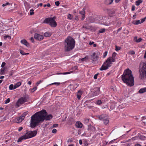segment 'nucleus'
Segmentation results:
<instances>
[{"label":"nucleus","mask_w":146,"mask_h":146,"mask_svg":"<svg viewBox=\"0 0 146 146\" xmlns=\"http://www.w3.org/2000/svg\"><path fill=\"white\" fill-rule=\"evenodd\" d=\"M4 37H5V38H9V37L11 38V36L8 35L5 36Z\"/></svg>","instance_id":"obj_60"},{"label":"nucleus","mask_w":146,"mask_h":146,"mask_svg":"<svg viewBox=\"0 0 146 146\" xmlns=\"http://www.w3.org/2000/svg\"><path fill=\"white\" fill-rule=\"evenodd\" d=\"M9 4V3L8 2H7L5 4H3L2 5V6L5 7Z\"/></svg>","instance_id":"obj_49"},{"label":"nucleus","mask_w":146,"mask_h":146,"mask_svg":"<svg viewBox=\"0 0 146 146\" xmlns=\"http://www.w3.org/2000/svg\"><path fill=\"white\" fill-rule=\"evenodd\" d=\"M90 129L93 131H94L96 130L95 127L93 126H91L90 127Z\"/></svg>","instance_id":"obj_33"},{"label":"nucleus","mask_w":146,"mask_h":146,"mask_svg":"<svg viewBox=\"0 0 146 146\" xmlns=\"http://www.w3.org/2000/svg\"><path fill=\"white\" fill-rule=\"evenodd\" d=\"M116 10L114 9H111L108 10V12L109 15L110 17H113L115 15Z\"/></svg>","instance_id":"obj_12"},{"label":"nucleus","mask_w":146,"mask_h":146,"mask_svg":"<svg viewBox=\"0 0 146 146\" xmlns=\"http://www.w3.org/2000/svg\"><path fill=\"white\" fill-rule=\"evenodd\" d=\"M67 18L68 19L71 20L73 18V16L70 14H69L67 16Z\"/></svg>","instance_id":"obj_30"},{"label":"nucleus","mask_w":146,"mask_h":146,"mask_svg":"<svg viewBox=\"0 0 146 146\" xmlns=\"http://www.w3.org/2000/svg\"><path fill=\"white\" fill-rule=\"evenodd\" d=\"M79 143L80 145H82V141L81 139L79 140Z\"/></svg>","instance_id":"obj_58"},{"label":"nucleus","mask_w":146,"mask_h":146,"mask_svg":"<svg viewBox=\"0 0 146 146\" xmlns=\"http://www.w3.org/2000/svg\"><path fill=\"white\" fill-rule=\"evenodd\" d=\"M60 84V82H54L50 84V85H53L55 84L57 86H58Z\"/></svg>","instance_id":"obj_36"},{"label":"nucleus","mask_w":146,"mask_h":146,"mask_svg":"<svg viewBox=\"0 0 146 146\" xmlns=\"http://www.w3.org/2000/svg\"><path fill=\"white\" fill-rule=\"evenodd\" d=\"M103 121L104 123L106 125L108 124L109 123V120L108 118L107 117Z\"/></svg>","instance_id":"obj_24"},{"label":"nucleus","mask_w":146,"mask_h":146,"mask_svg":"<svg viewBox=\"0 0 146 146\" xmlns=\"http://www.w3.org/2000/svg\"><path fill=\"white\" fill-rule=\"evenodd\" d=\"M70 73V72H64L63 73H62V74H69Z\"/></svg>","instance_id":"obj_56"},{"label":"nucleus","mask_w":146,"mask_h":146,"mask_svg":"<svg viewBox=\"0 0 146 146\" xmlns=\"http://www.w3.org/2000/svg\"><path fill=\"white\" fill-rule=\"evenodd\" d=\"M57 132V130L56 129H53L52 131V133H56Z\"/></svg>","instance_id":"obj_44"},{"label":"nucleus","mask_w":146,"mask_h":146,"mask_svg":"<svg viewBox=\"0 0 146 146\" xmlns=\"http://www.w3.org/2000/svg\"><path fill=\"white\" fill-rule=\"evenodd\" d=\"M121 79L128 86L131 87L134 85V78L132 74L131 70L129 69L125 70L122 75Z\"/></svg>","instance_id":"obj_2"},{"label":"nucleus","mask_w":146,"mask_h":146,"mask_svg":"<svg viewBox=\"0 0 146 146\" xmlns=\"http://www.w3.org/2000/svg\"><path fill=\"white\" fill-rule=\"evenodd\" d=\"M20 52L21 54L23 55H26L25 53L24 52V51L22 50H20Z\"/></svg>","instance_id":"obj_45"},{"label":"nucleus","mask_w":146,"mask_h":146,"mask_svg":"<svg viewBox=\"0 0 146 146\" xmlns=\"http://www.w3.org/2000/svg\"><path fill=\"white\" fill-rule=\"evenodd\" d=\"M52 117V115L49 114L47 115V113L44 110L36 112L31 117L30 125L31 127L34 128L39 123L43 122L44 120H50Z\"/></svg>","instance_id":"obj_1"},{"label":"nucleus","mask_w":146,"mask_h":146,"mask_svg":"<svg viewBox=\"0 0 146 146\" xmlns=\"http://www.w3.org/2000/svg\"><path fill=\"white\" fill-rule=\"evenodd\" d=\"M146 19V17H145L144 18L142 19L141 20V23H143L145 21Z\"/></svg>","instance_id":"obj_38"},{"label":"nucleus","mask_w":146,"mask_h":146,"mask_svg":"<svg viewBox=\"0 0 146 146\" xmlns=\"http://www.w3.org/2000/svg\"><path fill=\"white\" fill-rule=\"evenodd\" d=\"M58 126V124H54L52 126V128L57 127Z\"/></svg>","instance_id":"obj_48"},{"label":"nucleus","mask_w":146,"mask_h":146,"mask_svg":"<svg viewBox=\"0 0 146 146\" xmlns=\"http://www.w3.org/2000/svg\"><path fill=\"white\" fill-rule=\"evenodd\" d=\"M29 100V97L28 95L25 96L23 97L20 98L18 100L16 103V107L17 108L19 107L21 104L27 102Z\"/></svg>","instance_id":"obj_7"},{"label":"nucleus","mask_w":146,"mask_h":146,"mask_svg":"<svg viewBox=\"0 0 146 146\" xmlns=\"http://www.w3.org/2000/svg\"><path fill=\"white\" fill-rule=\"evenodd\" d=\"M121 22H118L117 24V25L118 26H119L121 25Z\"/></svg>","instance_id":"obj_51"},{"label":"nucleus","mask_w":146,"mask_h":146,"mask_svg":"<svg viewBox=\"0 0 146 146\" xmlns=\"http://www.w3.org/2000/svg\"><path fill=\"white\" fill-rule=\"evenodd\" d=\"M75 19L76 20L78 21L79 20L78 17V16H76L75 18Z\"/></svg>","instance_id":"obj_57"},{"label":"nucleus","mask_w":146,"mask_h":146,"mask_svg":"<svg viewBox=\"0 0 146 146\" xmlns=\"http://www.w3.org/2000/svg\"><path fill=\"white\" fill-rule=\"evenodd\" d=\"M17 120L18 123H20L23 120V119H22V118L21 117H20L17 118Z\"/></svg>","instance_id":"obj_32"},{"label":"nucleus","mask_w":146,"mask_h":146,"mask_svg":"<svg viewBox=\"0 0 146 146\" xmlns=\"http://www.w3.org/2000/svg\"><path fill=\"white\" fill-rule=\"evenodd\" d=\"M64 43V49L65 52H69L74 47L75 41L71 37H68L65 40Z\"/></svg>","instance_id":"obj_4"},{"label":"nucleus","mask_w":146,"mask_h":146,"mask_svg":"<svg viewBox=\"0 0 146 146\" xmlns=\"http://www.w3.org/2000/svg\"><path fill=\"white\" fill-rule=\"evenodd\" d=\"M30 15H32L34 14V10L33 9H31L30 10Z\"/></svg>","instance_id":"obj_35"},{"label":"nucleus","mask_w":146,"mask_h":146,"mask_svg":"<svg viewBox=\"0 0 146 146\" xmlns=\"http://www.w3.org/2000/svg\"><path fill=\"white\" fill-rule=\"evenodd\" d=\"M88 56H86L82 58L81 59V60L82 61H84L86 60H88Z\"/></svg>","instance_id":"obj_27"},{"label":"nucleus","mask_w":146,"mask_h":146,"mask_svg":"<svg viewBox=\"0 0 146 146\" xmlns=\"http://www.w3.org/2000/svg\"><path fill=\"white\" fill-rule=\"evenodd\" d=\"M76 125L77 127L81 128L82 127L83 124L80 121H77L76 123Z\"/></svg>","instance_id":"obj_16"},{"label":"nucleus","mask_w":146,"mask_h":146,"mask_svg":"<svg viewBox=\"0 0 146 146\" xmlns=\"http://www.w3.org/2000/svg\"><path fill=\"white\" fill-rule=\"evenodd\" d=\"M141 23L140 20H137L133 21V24L135 25H137Z\"/></svg>","instance_id":"obj_26"},{"label":"nucleus","mask_w":146,"mask_h":146,"mask_svg":"<svg viewBox=\"0 0 146 146\" xmlns=\"http://www.w3.org/2000/svg\"><path fill=\"white\" fill-rule=\"evenodd\" d=\"M46 6H47L48 7H50V5L49 3H48L47 4H45L44 5V7H45Z\"/></svg>","instance_id":"obj_41"},{"label":"nucleus","mask_w":146,"mask_h":146,"mask_svg":"<svg viewBox=\"0 0 146 146\" xmlns=\"http://www.w3.org/2000/svg\"><path fill=\"white\" fill-rule=\"evenodd\" d=\"M98 54L96 52H93L90 55V59L92 62L96 61L98 60L99 58Z\"/></svg>","instance_id":"obj_9"},{"label":"nucleus","mask_w":146,"mask_h":146,"mask_svg":"<svg viewBox=\"0 0 146 146\" xmlns=\"http://www.w3.org/2000/svg\"><path fill=\"white\" fill-rule=\"evenodd\" d=\"M135 146H142L139 144H137L135 145Z\"/></svg>","instance_id":"obj_64"},{"label":"nucleus","mask_w":146,"mask_h":146,"mask_svg":"<svg viewBox=\"0 0 146 146\" xmlns=\"http://www.w3.org/2000/svg\"><path fill=\"white\" fill-rule=\"evenodd\" d=\"M34 37L36 40H42L44 38V37L42 35L36 33L34 35Z\"/></svg>","instance_id":"obj_11"},{"label":"nucleus","mask_w":146,"mask_h":146,"mask_svg":"<svg viewBox=\"0 0 146 146\" xmlns=\"http://www.w3.org/2000/svg\"><path fill=\"white\" fill-rule=\"evenodd\" d=\"M122 29V27H121L120 28H119V29H118L117 30V32L116 33V34H117Z\"/></svg>","instance_id":"obj_53"},{"label":"nucleus","mask_w":146,"mask_h":146,"mask_svg":"<svg viewBox=\"0 0 146 146\" xmlns=\"http://www.w3.org/2000/svg\"><path fill=\"white\" fill-rule=\"evenodd\" d=\"M121 0H115V2L116 3H118Z\"/></svg>","instance_id":"obj_63"},{"label":"nucleus","mask_w":146,"mask_h":146,"mask_svg":"<svg viewBox=\"0 0 146 146\" xmlns=\"http://www.w3.org/2000/svg\"><path fill=\"white\" fill-rule=\"evenodd\" d=\"M10 99L9 98H8L5 100V104H7L10 102Z\"/></svg>","instance_id":"obj_37"},{"label":"nucleus","mask_w":146,"mask_h":146,"mask_svg":"<svg viewBox=\"0 0 146 146\" xmlns=\"http://www.w3.org/2000/svg\"><path fill=\"white\" fill-rule=\"evenodd\" d=\"M116 55L117 53L114 52L112 54V56L109 57L105 62L104 63L100 68V70L101 71L106 70L108 69L109 67H110L112 64V62H115V58Z\"/></svg>","instance_id":"obj_3"},{"label":"nucleus","mask_w":146,"mask_h":146,"mask_svg":"<svg viewBox=\"0 0 146 146\" xmlns=\"http://www.w3.org/2000/svg\"><path fill=\"white\" fill-rule=\"evenodd\" d=\"M106 30L105 28L101 29L99 30V32L100 33H103L105 32Z\"/></svg>","instance_id":"obj_29"},{"label":"nucleus","mask_w":146,"mask_h":146,"mask_svg":"<svg viewBox=\"0 0 146 146\" xmlns=\"http://www.w3.org/2000/svg\"><path fill=\"white\" fill-rule=\"evenodd\" d=\"M28 112H26L24 113L21 116V117L22 118V119H24L25 116L27 114Z\"/></svg>","instance_id":"obj_23"},{"label":"nucleus","mask_w":146,"mask_h":146,"mask_svg":"<svg viewBox=\"0 0 146 146\" xmlns=\"http://www.w3.org/2000/svg\"><path fill=\"white\" fill-rule=\"evenodd\" d=\"M135 8V6L134 5H133L132 7V9H131V10L132 11H134Z\"/></svg>","instance_id":"obj_52"},{"label":"nucleus","mask_w":146,"mask_h":146,"mask_svg":"<svg viewBox=\"0 0 146 146\" xmlns=\"http://www.w3.org/2000/svg\"><path fill=\"white\" fill-rule=\"evenodd\" d=\"M14 88V86H13V84H11L9 87V88L10 90H14V89H15V88Z\"/></svg>","instance_id":"obj_31"},{"label":"nucleus","mask_w":146,"mask_h":146,"mask_svg":"<svg viewBox=\"0 0 146 146\" xmlns=\"http://www.w3.org/2000/svg\"><path fill=\"white\" fill-rule=\"evenodd\" d=\"M142 40V39L140 38L137 39V36H135L134 38V41L135 42H140Z\"/></svg>","instance_id":"obj_19"},{"label":"nucleus","mask_w":146,"mask_h":146,"mask_svg":"<svg viewBox=\"0 0 146 146\" xmlns=\"http://www.w3.org/2000/svg\"><path fill=\"white\" fill-rule=\"evenodd\" d=\"M21 42L22 44H24L27 46H29V43L27 42L25 39H23L21 40Z\"/></svg>","instance_id":"obj_17"},{"label":"nucleus","mask_w":146,"mask_h":146,"mask_svg":"<svg viewBox=\"0 0 146 146\" xmlns=\"http://www.w3.org/2000/svg\"><path fill=\"white\" fill-rule=\"evenodd\" d=\"M42 81H43V80H40L38 81L36 83L37 85L39 84L40 83L42 82Z\"/></svg>","instance_id":"obj_50"},{"label":"nucleus","mask_w":146,"mask_h":146,"mask_svg":"<svg viewBox=\"0 0 146 146\" xmlns=\"http://www.w3.org/2000/svg\"><path fill=\"white\" fill-rule=\"evenodd\" d=\"M82 94V92L80 90H79L78 91L77 93V96L78 99H80Z\"/></svg>","instance_id":"obj_18"},{"label":"nucleus","mask_w":146,"mask_h":146,"mask_svg":"<svg viewBox=\"0 0 146 146\" xmlns=\"http://www.w3.org/2000/svg\"><path fill=\"white\" fill-rule=\"evenodd\" d=\"M55 17L52 18L48 17L45 19L43 23L48 24L52 27H55L57 26L56 22L55 21Z\"/></svg>","instance_id":"obj_6"},{"label":"nucleus","mask_w":146,"mask_h":146,"mask_svg":"<svg viewBox=\"0 0 146 146\" xmlns=\"http://www.w3.org/2000/svg\"><path fill=\"white\" fill-rule=\"evenodd\" d=\"M44 36L45 37H48L50 36V33L48 32H46L45 33L44 35Z\"/></svg>","instance_id":"obj_28"},{"label":"nucleus","mask_w":146,"mask_h":146,"mask_svg":"<svg viewBox=\"0 0 146 146\" xmlns=\"http://www.w3.org/2000/svg\"><path fill=\"white\" fill-rule=\"evenodd\" d=\"M55 4L57 6H58L59 5L60 3L59 1H57L55 2Z\"/></svg>","instance_id":"obj_46"},{"label":"nucleus","mask_w":146,"mask_h":146,"mask_svg":"<svg viewBox=\"0 0 146 146\" xmlns=\"http://www.w3.org/2000/svg\"><path fill=\"white\" fill-rule=\"evenodd\" d=\"M115 50L116 51H118L119 50H120V47H118L117 46H115Z\"/></svg>","instance_id":"obj_43"},{"label":"nucleus","mask_w":146,"mask_h":146,"mask_svg":"<svg viewBox=\"0 0 146 146\" xmlns=\"http://www.w3.org/2000/svg\"><path fill=\"white\" fill-rule=\"evenodd\" d=\"M109 18L106 17H102L101 19L99 20V23L101 24L108 26L109 25L110 22Z\"/></svg>","instance_id":"obj_8"},{"label":"nucleus","mask_w":146,"mask_h":146,"mask_svg":"<svg viewBox=\"0 0 146 146\" xmlns=\"http://www.w3.org/2000/svg\"><path fill=\"white\" fill-rule=\"evenodd\" d=\"M102 101L100 100H98L97 102V104L98 105H100L102 104Z\"/></svg>","instance_id":"obj_40"},{"label":"nucleus","mask_w":146,"mask_h":146,"mask_svg":"<svg viewBox=\"0 0 146 146\" xmlns=\"http://www.w3.org/2000/svg\"><path fill=\"white\" fill-rule=\"evenodd\" d=\"M94 42H91L90 41L89 42V44L90 45H91L92 44H94Z\"/></svg>","instance_id":"obj_59"},{"label":"nucleus","mask_w":146,"mask_h":146,"mask_svg":"<svg viewBox=\"0 0 146 146\" xmlns=\"http://www.w3.org/2000/svg\"><path fill=\"white\" fill-rule=\"evenodd\" d=\"M5 64H6V63L5 62H3L1 64V67L3 68L5 66Z\"/></svg>","instance_id":"obj_47"},{"label":"nucleus","mask_w":146,"mask_h":146,"mask_svg":"<svg viewBox=\"0 0 146 146\" xmlns=\"http://www.w3.org/2000/svg\"><path fill=\"white\" fill-rule=\"evenodd\" d=\"M129 53L131 55H133L135 54V52L133 50L130 51L129 52Z\"/></svg>","instance_id":"obj_34"},{"label":"nucleus","mask_w":146,"mask_h":146,"mask_svg":"<svg viewBox=\"0 0 146 146\" xmlns=\"http://www.w3.org/2000/svg\"><path fill=\"white\" fill-rule=\"evenodd\" d=\"M98 74V73L95 74L94 77V78L95 79H96L97 78V76Z\"/></svg>","instance_id":"obj_42"},{"label":"nucleus","mask_w":146,"mask_h":146,"mask_svg":"<svg viewBox=\"0 0 146 146\" xmlns=\"http://www.w3.org/2000/svg\"><path fill=\"white\" fill-rule=\"evenodd\" d=\"M30 40L31 41V42L33 43L34 42V39L33 37H32L30 39Z\"/></svg>","instance_id":"obj_54"},{"label":"nucleus","mask_w":146,"mask_h":146,"mask_svg":"<svg viewBox=\"0 0 146 146\" xmlns=\"http://www.w3.org/2000/svg\"><path fill=\"white\" fill-rule=\"evenodd\" d=\"M143 2L142 0H138L136 2V5L137 6L139 5L140 3Z\"/></svg>","instance_id":"obj_25"},{"label":"nucleus","mask_w":146,"mask_h":146,"mask_svg":"<svg viewBox=\"0 0 146 146\" xmlns=\"http://www.w3.org/2000/svg\"><path fill=\"white\" fill-rule=\"evenodd\" d=\"M146 92V88H141L139 91V92L142 94Z\"/></svg>","instance_id":"obj_20"},{"label":"nucleus","mask_w":146,"mask_h":146,"mask_svg":"<svg viewBox=\"0 0 146 146\" xmlns=\"http://www.w3.org/2000/svg\"><path fill=\"white\" fill-rule=\"evenodd\" d=\"M42 3H41L37 5V6L38 7L39 6H42Z\"/></svg>","instance_id":"obj_62"},{"label":"nucleus","mask_w":146,"mask_h":146,"mask_svg":"<svg viewBox=\"0 0 146 146\" xmlns=\"http://www.w3.org/2000/svg\"><path fill=\"white\" fill-rule=\"evenodd\" d=\"M36 131H28L27 130L25 134L19 137L18 139L17 142H21L23 140L26 139L33 137L36 135Z\"/></svg>","instance_id":"obj_5"},{"label":"nucleus","mask_w":146,"mask_h":146,"mask_svg":"<svg viewBox=\"0 0 146 146\" xmlns=\"http://www.w3.org/2000/svg\"><path fill=\"white\" fill-rule=\"evenodd\" d=\"M5 69L4 68H1V73H3L4 72Z\"/></svg>","instance_id":"obj_55"},{"label":"nucleus","mask_w":146,"mask_h":146,"mask_svg":"<svg viewBox=\"0 0 146 146\" xmlns=\"http://www.w3.org/2000/svg\"><path fill=\"white\" fill-rule=\"evenodd\" d=\"M21 85V82H18L15 84L14 85V88H16L19 87Z\"/></svg>","instance_id":"obj_22"},{"label":"nucleus","mask_w":146,"mask_h":146,"mask_svg":"<svg viewBox=\"0 0 146 146\" xmlns=\"http://www.w3.org/2000/svg\"><path fill=\"white\" fill-rule=\"evenodd\" d=\"M79 13L82 15V20H83L85 18V10L84 9H82V11L79 12Z\"/></svg>","instance_id":"obj_14"},{"label":"nucleus","mask_w":146,"mask_h":146,"mask_svg":"<svg viewBox=\"0 0 146 146\" xmlns=\"http://www.w3.org/2000/svg\"><path fill=\"white\" fill-rule=\"evenodd\" d=\"M100 87H97L95 88L93 91L91 92V96L94 97L98 95L100 93Z\"/></svg>","instance_id":"obj_10"},{"label":"nucleus","mask_w":146,"mask_h":146,"mask_svg":"<svg viewBox=\"0 0 146 146\" xmlns=\"http://www.w3.org/2000/svg\"><path fill=\"white\" fill-rule=\"evenodd\" d=\"M98 20V19L96 17L93 18L92 17H90L88 19V21L89 23H92L94 22L95 21Z\"/></svg>","instance_id":"obj_13"},{"label":"nucleus","mask_w":146,"mask_h":146,"mask_svg":"<svg viewBox=\"0 0 146 146\" xmlns=\"http://www.w3.org/2000/svg\"><path fill=\"white\" fill-rule=\"evenodd\" d=\"M108 52L106 51L104 53L103 57L105 58L107 55Z\"/></svg>","instance_id":"obj_39"},{"label":"nucleus","mask_w":146,"mask_h":146,"mask_svg":"<svg viewBox=\"0 0 146 146\" xmlns=\"http://www.w3.org/2000/svg\"><path fill=\"white\" fill-rule=\"evenodd\" d=\"M113 0H106L105 3L107 5H109L111 4L113 2Z\"/></svg>","instance_id":"obj_21"},{"label":"nucleus","mask_w":146,"mask_h":146,"mask_svg":"<svg viewBox=\"0 0 146 146\" xmlns=\"http://www.w3.org/2000/svg\"><path fill=\"white\" fill-rule=\"evenodd\" d=\"M23 129V127H20L19 128L18 130L19 131H21Z\"/></svg>","instance_id":"obj_61"},{"label":"nucleus","mask_w":146,"mask_h":146,"mask_svg":"<svg viewBox=\"0 0 146 146\" xmlns=\"http://www.w3.org/2000/svg\"><path fill=\"white\" fill-rule=\"evenodd\" d=\"M99 119L101 120L104 121L107 117L106 115L105 114H102L100 115H99L98 116Z\"/></svg>","instance_id":"obj_15"}]
</instances>
